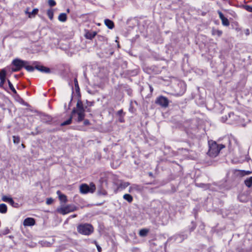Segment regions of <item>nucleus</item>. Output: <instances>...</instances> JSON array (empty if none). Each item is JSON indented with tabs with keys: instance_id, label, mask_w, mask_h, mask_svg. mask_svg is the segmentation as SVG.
I'll return each instance as SVG.
<instances>
[{
	"instance_id": "obj_1",
	"label": "nucleus",
	"mask_w": 252,
	"mask_h": 252,
	"mask_svg": "<svg viewBox=\"0 0 252 252\" xmlns=\"http://www.w3.org/2000/svg\"><path fill=\"white\" fill-rule=\"evenodd\" d=\"M209 149L208 152V155L212 158H215L218 156L220 150L224 148L225 146L223 144H218L215 141H209Z\"/></svg>"
},
{
	"instance_id": "obj_2",
	"label": "nucleus",
	"mask_w": 252,
	"mask_h": 252,
	"mask_svg": "<svg viewBox=\"0 0 252 252\" xmlns=\"http://www.w3.org/2000/svg\"><path fill=\"white\" fill-rule=\"evenodd\" d=\"M77 230L80 234L89 236L94 232V229L92 224L85 223L79 224L77 227Z\"/></svg>"
},
{
	"instance_id": "obj_3",
	"label": "nucleus",
	"mask_w": 252,
	"mask_h": 252,
	"mask_svg": "<svg viewBox=\"0 0 252 252\" xmlns=\"http://www.w3.org/2000/svg\"><path fill=\"white\" fill-rule=\"evenodd\" d=\"M162 205L158 201L153 202L151 204L149 214L152 216H157L161 211Z\"/></svg>"
},
{
	"instance_id": "obj_4",
	"label": "nucleus",
	"mask_w": 252,
	"mask_h": 252,
	"mask_svg": "<svg viewBox=\"0 0 252 252\" xmlns=\"http://www.w3.org/2000/svg\"><path fill=\"white\" fill-rule=\"evenodd\" d=\"M77 207L73 204H69L63 206L60 208H58L57 211L61 214L64 215L70 212H72L76 210Z\"/></svg>"
},
{
	"instance_id": "obj_5",
	"label": "nucleus",
	"mask_w": 252,
	"mask_h": 252,
	"mask_svg": "<svg viewBox=\"0 0 252 252\" xmlns=\"http://www.w3.org/2000/svg\"><path fill=\"white\" fill-rule=\"evenodd\" d=\"M155 103L162 107L166 108L168 106L169 100L167 97L160 95L157 98Z\"/></svg>"
},
{
	"instance_id": "obj_6",
	"label": "nucleus",
	"mask_w": 252,
	"mask_h": 252,
	"mask_svg": "<svg viewBox=\"0 0 252 252\" xmlns=\"http://www.w3.org/2000/svg\"><path fill=\"white\" fill-rule=\"evenodd\" d=\"M32 113H34V115L39 117V119L43 123H48L50 122L52 120L51 116L46 115L43 113L38 112V111L32 110Z\"/></svg>"
},
{
	"instance_id": "obj_7",
	"label": "nucleus",
	"mask_w": 252,
	"mask_h": 252,
	"mask_svg": "<svg viewBox=\"0 0 252 252\" xmlns=\"http://www.w3.org/2000/svg\"><path fill=\"white\" fill-rule=\"evenodd\" d=\"M34 69H36V70L42 73H45L48 74L54 73L55 72L54 69L43 66L42 65V64H36V65L35 66V68H34L32 66V71H33Z\"/></svg>"
},
{
	"instance_id": "obj_8",
	"label": "nucleus",
	"mask_w": 252,
	"mask_h": 252,
	"mask_svg": "<svg viewBox=\"0 0 252 252\" xmlns=\"http://www.w3.org/2000/svg\"><path fill=\"white\" fill-rule=\"evenodd\" d=\"M22 67H25L29 71H32V65L28 64H13L11 68L12 72H16Z\"/></svg>"
},
{
	"instance_id": "obj_9",
	"label": "nucleus",
	"mask_w": 252,
	"mask_h": 252,
	"mask_svg": "<svg viewBox=\"0 0 252 252\" xmlns=\"http://www.w3.org/2000/svg\"><path fill=\"white\" fill-rule=\"evenodd\" d=\"M240 118L239 116L235 115L234 113L231 112L228 113V122L230 124H238V121Z\"/></svg>"
},
{
	"instance_id": "obj_10",
	"label": "nucleus",
	"mask_w": 252,
	"mask_h": 252,
	"mask_svg": "<svg viewBox=\"0 0 252 252\" xmlns=\"http://www.w3.org/2000/svg\"><path fill=\"white\" fill-rule=\"evenodd\" d=\"M6 76V68H3L0 70V87H2L5 81Z\"/></svg>"
},
{
	"instance_id": "obj_11",
	"label": "nucleus",
	"mask_w": 252,
	"mask_h": 252,
	"mask_svg": "<svg viewBox=\"0 0 252 252\" xmlns=\"http://www.w3.org/2000/svg\"><path fill=\"white\" fill-rule=\"evenodd\" d=\"M77 113L78 115V118L77 121L80 122L84 119L85 117V111H77L76 109L75 108L72 110L71 114L72 116L74 114Z\"/></svg>"
},
{
	"instance_id": "obj_12",
	"label": "nucleus",
	"mask_w": 252,
	"mask_h": 252,
	"mask_svg": "<svg viewBox=\"0 0 252 252\" xmlns=\"http://www.w3.org/2000/svg\"><path fill=\"white\" fill-rule=\"evenodd\" d=\"M188 237V234L185 232H182L175 236V241L178 243L182 242L184 240L186 239Z\"/></svg>"
},
{
	"instance_id": "obj_13",
	"label": "nucleus",
	"mask_w": 252,
	"mask_h": 252,
	"mask_svg": "<svg viewBox=\"0 0 252 252\" xmlns=\"http://www.w3.org/2000/svg\"><path fill=\"white\" fill-rule=\"evenodd\" d=\"M218 14L219 15L220 18L221 20L222 24L224 26H228L230 23L227 18L225 17L222 13L220 11H218Z\"/></svg>"
},
{
	"instance_id": "obj_14",
	"label": "nucleus",
	"mask_w": 252,
	"mask_h": 252,
	"mask_svg": "<svg viewBox=\"0 0 252 252\" xmlns=\"http://www.w3.org/2000/svg\"><path fill=\"white\" fill-rule=\"evenodd\" d=\"M89 186L87 184H82L80 187V192L85 194L89 192Z\"/></svg>"
},
{
	"instance_id": "obj_15",
	"label": "nucleus",
	"mask_w": 252,
	"mask_h": 252,
	"mask_svg": "<svg viewBox=\"0 0 252 252\" xmlns=\"http://www.w3.org/2000/svg\"><path fill=\"white\" fill-rule=\"evenodd\" d=\"M97 33L96 32H86L85 37L87 39H92L96 35Z\"/></svg>"
},
{
	"instance_id": "obj_16",
	"label": "nucleus",
	"mask_w": 252,
	"mask_h": 252,
	"mask_svg": "<svg viewBox=\"0 0 252 252\" xmlns=\"http://www.w3.org/2000/svg\"><path fill=\"white\" fill-rule=\"evenodd\" d=\"M105 25L110 29H112L114 27L113 22L109 19H106L104 21Z\"/></svg>"
},
{
	"instance_id": "obj_17",
	"label": "nucleus",
	"mask_w": 252,
	"mask_h": 252,
	"mask_svg": "<svg viewBox=\"0 0 252 252\" xmlns=\"http://www.w3.org/2000/svg\"><path fill=\"white\" fill-rule=\"evenodd\" d=\"M57 193L58 194L59 199L61 201H63L64 203L67 202V199L66 196L64 194H62L61 191L59 190H58Z\"/></svg>"
},
{
	"instance_id": "obj_18",
	"label": "nucleus",
	"mask_w": 252,
	"mask_h": 252,
	"mask_svg": "<svg viewBox=\"0 0 252 252\" xmlns=\"http://www.w3.org/2000/svg\"><path fill=\"white\" fill-rule=\"evenodd\" d=\"M77 111H85L82 101L79 100L77 103Z\"/></svg>"
},
{
	"instance_id": "obj_19",
	"label": "nucleus",
	"mask_w": 252,
	"mask_h": 252,
	"mask_svg": "<svg viewBox=\"0 0 252 252\" xmlns=\"http://www.w3.org/2000/svg\"><path fill=\"white\" fill-rule=\"evenodd\" d=\"M23 225L25 228L32 226V218H26L23 222Z\"/></svg>"
},
{
	"instance_id": "obj_20",
	"label": "nucleus",
	"mask_w": 252,
	"mask_h": 252,
	"mask_svg": "<svg viewBox=\"0 0 252 252\" xmlns=\"http://www.w3.org/2000/svg\"><path fill=\"white\" fill-rule=\"evenodd\" d=\"M244 183L247 187L251 188L252 186V176L247 178L245 180Z\"/></svg>"
},
{
	"instance_id": "obj_21",
	"label": "nucleus",
	"mask_w": 252,
	"mask_h": 252,
	"mask_svg": "<svg viewBox=\"0 0 252 252\" xmlns=\"http://www.w3.org/2000/svg\"><path fill=\"white\" fill-rule=\"evenodd\" d=\"M7 207L6 204L2 203L0 204V213L5 214L7 212Z\"/></svg>"
},
{
	"instance_id": "obj_22",
	"label": "nucleus",
	"mask_w": 252,
	"mask_h": 252,
	"mask_svg": "<svg viewBox=\"0 0 252 252\" xmlns=\"http://www.w3.org/2000/svg\"><path fill=\"white\" fill-rule=\"evenodd\" d=\"M58 19L61 22H65L67 19L66 14L64 13H61L58 17Z\"/></svg>"
},
{
	"instance_id": "obj_23",
	"label": "nucleus",
	"mask_w": 252,
	"mask_h": 252,
	"mask_svg": "<svg viewBox=\"0 0 252 252\" xmlns=\"http://www.w3.org/2000/svg\"><path fill=\"white\" fill-rule=\"evenodd\" d=\"M123 198L126 200L128 203H131L133 201L132 196L129 194H125L123 195Z\"/></svg>"
},
{
	"instance_id": "obj_24",
	"label": "nucleus",
	"mask_w": 252,
	"mask_h": 252,
	"mask_svg": "<svg viewBox=\"0 0 252 252\" xmlns=\"http://www.w3.org/2000/svg\"><path fill=\"white\" fill-rule=\"evenodd\" d=\"M222 33V32L220 30L213 29L212 30V34L214 35H217L218 36H220Z\"/></svg>"
},
{
	"instance_id": "obj_25",
	"label": "nucleus",
	"mask_w": 252,
	"mask_h": 252,
	"mask_svg": "<svg viewBox=\"0 0 252 252\" xmlns=\"http://www.w3.org/2000/svg\"><path fill=\"white\" fill-rule=\"evenodd\" d=\"M97 194L98 195H106L107 194V191L100 187L97 190Z\"/></svg>"
},
{
	"instance_id": "obj_26",
	"label": "nucleus",
	"mask_w": 252,
	"mask_h": 252,
	"mask_svg": "<svg viewBox=\"0 0 252 252\" xmlns=\"http://www.w3.org/2000/svg\"><path fill=\"white\" fill-rule=\"evenodd\" d=\"M149 230L147 229H142L139 231V234L141 237H145L148 234Z\"/></svg>"
},
{
	"instance_id": "obj_27",
	"label": "nucleus",
	"mask_w": 252,
	"mask_h": 252,
	"mask_svg": "<svg viewBox=\"0 0 252 252\" xmlns=\"http://www.w3.org/2000/svg\"><path fill=\"white\" fill-rule=\"evenodd\" d=\"M7 82H8V86H9V87L10 88V89L11 90V91L16 95H17V92H16V90H15V89L14 88L13 85H12V84L11 83V82L9 80H7Z\"/></svg>"
},
{
	"instance_id": "obj_28",
	"label": "nucleus",
	"mask_w": 252,
	"mask_h": 252,
	"mask_svg": "<svg viewBox=\"0 0 252 252\" xmlns=\"http://www.w3.org/2000/svg\"><path fill=\"white\" fill-rule=\"evenodd\" d=\"M72 117L73 116L71 115V116L69 117V118H68L67 120H66L64 122H63V123H62L61 124V126H64L68 125L70 124L72 122Z\"/></svg>"
},
{
	"instance_id": "obj_29",
	"label": "nucleus",
	"mask_w": 252,
	"mask_h": 252,
	"mask_svg": "<svg viewBox=\"0 0 252 252\" xmlns=\"http://www.w3.org/2000/svg\"><path fill=\"white\" fill-rule=\"evenodd\" d=\"M129 185V183L128 182H123L119 185L118 188L123 189L128 187Z\"/></svg>"
},
{
	"instance_id": "obj_30",
	"label": "nucleus",
	"mask_w": 252,
	"mask_h": 252,
	"mask_svg": "<svg viewBox=\"0 0 252 252\" xmlns=\"http://www.w3.org/2000/svg\"><path fill=\"white\" fill-rule=\"evenodd\" d=\"M196 225L194 221H192L191 222V224L189 226V232L190 233L191 232L193 231L196 228Z\"/></svg>"
},
{
	"instance_id": "obj_31",
	"label": "nucleus",
	"mask_w": 252,
	"mask_h": 252,
	"mask_svg": "<svg viewBox=\"0 0 252 252\" xmlns=\"http://www.w3.org/2000/svg\"><path fill=\"white\" fill-rule=\"evenodd\" d=\"M89 186V192L93 193L95 190V186L93 183H91Z\"/></svg>"
},
{
	"instance_id": "obj_32",
	"label": "nucleus",
	"mask_w": 252,
	"mask_h": 252,
	"mask_svg": "<svg viewBox=\"0 0 252 252\" xmlns=\"http://www.w3.org/2000/svg\"><path fill=\"white\" fill-rule=\"evenodd\" d=\"M47 15L50 20H52L53 19L54 12L52 9H49L47 11Z\"/></svg>"
},
{
	"instance_id": "obj_33",
	"label": "nucleus",
	"mask_w": 252,
	"mask_h": 252,
	"mask_svg": "<svg viewBox=\"0 0 252 252\" xmlns=\"http://www.w3.org/2000/svg\"><path fill=\"white\" fill-rule=\"evenodd\" d=\"M13 140L14 143L18 144L20 142V138L18 136L14 135V136H13Z\"/></svg>"
},
{
	"instance_id": "obj_34",
	"label": "nucleus",
	"mask_w": 252,
	"mask_h": 252,
	"mask_svg": "<svg viewBox=\"0 0 252 252\" xmlns=\"http://www.w3.org/2000/svg\"><path fill=\"white\" fill-rule=\"evenodd\" d=\"M130 189H133V190H140L141 189V188L139 186L137 185H133L132 186L130 187Z\"/></svg>"
},
{
	"instance_id": "obj_35",
	"label": "nucleus",
	"mask_w": 252,
	"mask_h": 252,
	"mask_svg": "<svg viewBox=\"0 0 252 252\" xmlns=\"http://www.w3.org/2000/svg\"><path fill=\"white\" fill-rule=\"evenodd\" d=\"M9 204L15 208H18L19 207L18 203L15 202L12 198L10 200Z\"/></svg>"
},
{
	"instance_id": "obj_36",
	"label": "nucleus",
	"mask_w": 252,
	"mask_h": 252,
	"mask_svg": "<svg viewBox=\"0 0 252 252\" xmlns=\"http://www.w3.org/2000/svg\"><path fill=\"white\" fill-rule=\"evenodd\" d=\"M11 197H8V196H3L1 199L4 202H7L9 203V202H10V200L11 199Z\"/></svg>"
},
{
	"instance_id": "obj_37",
	"label": "nucleus",
	"mask_w": 252,
	"mask_h": 252,
	"mask_svg": "<svg viewBox=\"0 0 252 252\" xmlns=\"http://www.w3.org/2000/svg\"><path fill=\"white\" fill-rule=\"evenodd\" d=\"M11 63H27V62L19 59H15L13 60Z\"/></svg>"
},
{
	"instance_id": "obj_38",
	"label": "nucleus",
	"mask_w": 252,
	"mask_h": 252,
	"mask_svg": "<svg viewBox=\"0 0 252 252\" xmlns=\"http://www.w3.org/2000/svg\"><path fill=\"white\" fill-rule=\"evenodd\" d=\"M9 230L7 228L4 229L3 230H1L0 232V235H6L9 233Z\"/></svg>"
},
{
	"instance_id": "obj_39",
	"label": "nucleus",
	"mask_w": 252,
	"mask_h": 252,
	"mask_svg": "<svg viewBox=\"0 0 252 252\" xmlns=\"http://www.w3.org/2000/svg\"><path fill=\"white\" fill-rule=\"evenodd\" d=\"M75 88L76 93L79 92V87L76 79H74Z\"/></svg>"
},
{
	"instance_id": "obj_40",
	"label": "nucleus",
	"mask_w": 252,
	"mask_h": 252,
	"mask_svg": "<svg viewBox=\"0 0 252 252\" xmlns=\"http://www.w3.org/2000/svg\"><path fill=\"white\" fill-rule=\"evenodd\" d=\"M196 186L198 187H200V188H204V189H207V186H208L207 185H205L204 184H197V183L196 184Z\"/></svg>"
},
{
	"instance_id": "obj_41",
	"label": "nucleus",
	"mask_w": 252,
	"mask_h": 252,
	"mask_svg": "<svg viewBox=\"0 0 252 252\" xmlns=\"http://www.w3.org/2000/svg\"><path fill=\"white\" fill-rule=\"evenodd\" d=\"M48 4L50 6H54L56 5V3L54 0H49Z\"/></svg>"
},
{
	"instance_id": "obj_42",
	"label": "nucleus",
	"mask_w": 252,
	"mask_h": 252,
	"mask_svg": "<svg viewBox=\"0 0 252 252\" xmlns=\"http://www.w3.org/2000/svg\"><path fill=\"white\" fill-rule=\"evenodd\" d=\"M53 202V199L52 198H48L46 200V204L47 205H50Z\"/></svg>"
},
{
	"instance_id": "obj_43",
	"label": "nucleus",
	"mask_w": 252,
	"mask_h": 252,
	"mask_svg": "<svg viewBox=\"0 0 252 252\" xmlns=\"http://www.w3.org/2000/svg\"><path fill=\"white\" fill-rule=\"evenodd\" d=\"M245 9L249 12H252V6L250 5H246Z\"/></svg>"
},
{
	"instance_id": "obj_44",
	"label": "nucleus",
	"mask_w": 252,
	"mask_h": 252,
	"mask_svg": "<svg viewBox=\"0 0 252 252\" xmlns=\"http://www.w3.org/2000/svg\"><path fill=\"white\" fill-rule=\"evenodd\" d=\"M126 91L127 92V94L128 95H129L130 96L132 95V91L130 88H127V89H126Z\"/></svg>"
},
{
	"instance_id": "obj_45",
	"label": "nucleus",
	"mask_w": 252,
	"mask_h": 252,
	"mask_svg": "<svg viewBox=\"0 0 252 252\" xmlns=\"http://www.w3.org/2000/svg\"><path fill=\"white\" fill-rule=\"evenodd\" d=\"M227 120L228 121V116H225V117L223 116L221 118V121L222 122H225Z\"/></svg>"
},
{
	"instance_id": "obj_46",
	"label": "nucleus",
	"mask_w": 252,
	"mask_h": 252,
	"mask_svg": "<svg viewBox=\"0 0 252 252\" xmlns=\"http://www.w3.org/2000/svg\"><path fill=\"white\" fill-rule=\"evenodd\" d=\"M41 244L43 246H48L49 245V243L46 242V241H41Z\"/></svg>"
},
{
	"instance_id": "obj_47",
	"label": "nucleus",
	"mask_w": 252,
	"mask_h": 252,
	"mask_svg": "<svg viewBox=\"0 0 252 252\" xmlns=\"http://www.w3.org/2000/svg\"><path fill=\"white\" fill-rule=\"evenodd\" d=\"M84 125H85V126H87V125H90V121H89V120H88L87 119L85 120L84 121Z\"/></svg>"
},
{
	"instance_id": "obj_48",
	"label": "nucleus",
	"mask_w": 252,
	"mask_h": 252,
	"mask_svg": "<svg viewBox=\"0 0 252 252\" xmlns=\"http://www.w3.org/2000/svg\"><path fill=\"white\" fill-rule=\"evenodd\" d=\"M123 113V110H120L118 111L117 112V114L119 116H120V117L121 116L122 114Z\"/></svg>"
},
{
	"instance_id": "obj_49",
	"label": "nucleus",
	"mask_w": 252,
	"mask_h": 252,
	"mask_svg": "<svg viewBox=\"0 0 252 252\" xmlns=\"http://www.w3.org/2000/svg\"><path fill=\"white\" fill-rule=\"evenodd\" d=\"M38 12V9H34L33 10H32V15H34V14H36Z\"/></svg>"
},
{
	"instance_id": "obj_50",
	"label": "nucleus",
	"mask_w": 252,
	"mask_h": 252,
	"mask_svg": "<svg viewBox=\"0 0 252 252\" xmlns=\"http://www.w3.org/2000/svg\"><path fill=\"white\" fill-rule=\"evenodd\" d=\"M243 172H245V175H249L252 173V172L250 171H243Z\"/></svg>"
},
{
	"instance_id": "obj_51",
	"label": "nucleus",
	"mask_w": 252,
	"mask_h": 252,
	"mask_svg": "<svg viewBox=\"0 0 252 252\" xmlns=\"http://www.w3.org/2000/svg\"><path fill=\"white\" fill-rule=\"evenodd\" d=\"M21 103H22L24 105L27 106L28 104L27 102H25L22 99H21Z\"/></svg>"
},
{
	"instance_id": "obj_52",
	"label": "nucleus",
	"mask_w": 252,
	"mask_h": 252,
	"mask_svg": "<svg viewBox=\"0 0 252 252\" xmlns=\"http://www.w3.org/2000/svg\"><path fill=\"white\" fill-rule=\"evenodd\" d=\"M97 250H98V251L99 252H101V248H100V246H97Z\"/></svg>"
},
{
	"instance_id": "obj_53",
	"label": "nucleus",
	"mask_w": 252,
	"mask_h": 252,
	"mask_svg": "<svg viewBox=\"0 0 252 252\" xmlns=\"http://www.w3.org/2000/svg\"><path fill=\"white\" fill-rule=\"evenodd\" d=\"M26 12L27 13H28L29 14V17H31V15H32V12H28L27 11H26Z\"/></svg>"
},
{
	"instance_id": "obj_54",
	"label": "nucleus",
	"mask_w": 252,
	"mask_h": 252,
	"mask_svg": "<svg viewBox=\"0 0 252 252\" xmlns=\"http://www.w3.org/2000/svg\"><path fill=\"white\" fill-rule=\"evenodd\" d=\"M77 216V215L74 214L70 216V218H75Z\"/></svg>"
},
{
	"instance_id": "obj_55",
	"label": "nucleus",
	"mask_w": 252,
	"mask_h": 252,
	"mask_svg": "<svg viewBox=\"0 0 252 252\" xmlns=\"http://www.w3.org/2000/svg\"><path fill=\"white\" fill-rule=\"evenodd\" d=\"M119 121H120V122H121V123H123V122H124V119H123V118H120V120H119Z\"/></svg>"
},
{
	"instance_id": "obj_56",
	"label": "nucleus",
	"mask_w": 252,
	"mask_h": 252,
	"mask_svg": "<svg viewBox=\"0 0 252 252\" xmlns=\"http://www.w3.org/2000/svg\"><path fill=\"white\" fill-rule=\"evenodd\" d=\"M35 221L34 219H33L32 218V226H33V225H34L35 224Z\"/></svg>"
},
{
	"instance_id": "obj_57",
	"label": "nucleus",
	"mask_w": 252,
	"mask_h": 252,
	"mask_svg": "<svg viewBox=\"0 0 252 252\" xmlns=\"http://www.w3.org/2000/svg\"><path fill=\"white\" fill-rule=\"evenodd\" d=\"M13 65V64H12V65L11 66H10L9 67H7V68H6V69L7 70V69H8V68L10 69H11V67Z\"/></svg>"
},
{
	"instance_id": "obj_58",
	"label": "nucleus",
	"mask_w": 252,
	"mask_h": 252,
	"mask_svg": "<svg viewBox=\"0 0 252 252\" xmlns=\"http://www.w3.org/2000/svg\"><path fill=\"white\" fill-rule=\"evenodd\" d=\"M247 34H249V30H247Z\"/></svg>"
},
{
	"instance_id": "obj_59",
	"label": "nucleus",
	"mask_w": 252,
	"mask_h": 252,
	"mask_svg": "<svg viewBox=\"0 0 252 252\" xmlns=\"http://www.w3.org/2000/svg\"><path fill=\"white\" fill-rule=\"evenodd\" d=\"M66 11H67V12L68 13H69V9H67Z\"/></svg>"
},
{
	"instance_id": "obj_60",
	"label": "nucleus",
	"mask_w": 252,
	"mask_h": 252,
	"mask_svg": "<svg viewBox=\"0 0 252 252\" xmlns=\"http://www.w3.org/2000/svg\"><path fill=\"white\" fill-rule=\"evenodd\" d=\"M150 90H151V91L152 92L153 91V89L151 87H150Z\"/></svg>"
},
{
	"instance_id": "obj_61",
	"label": "nucleus",
	"mask_w": 252,
	"mask_h": 252,
	"mask_svg": "<svg viewBox=\"0 0 252 252\" xmlns=\"http://www.w3.org/2000/svg\"><path fill=\"white\" fill-rule=\"evenodd\" d=\"M133 190V189H129V192H131V191Z\"/></svg>"
},
{
	"instance_id": "obj_62",
	"label": "nucleus",
	"mask_w": 252,
	"mask_h": 252,
	"mask_svg": "<svg viewBox=\"0 0 252 252\" xmlns=\"http://www.w3.org/2000/svg\"><path fill=\"white\" fill-rule=\"evenodd\" d=\"M149 175H150V176H152V173H150Z\"/></svg>"
}]
</instances>
